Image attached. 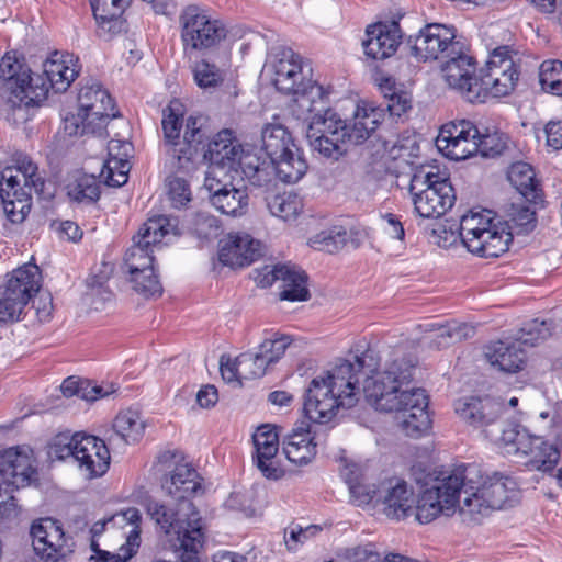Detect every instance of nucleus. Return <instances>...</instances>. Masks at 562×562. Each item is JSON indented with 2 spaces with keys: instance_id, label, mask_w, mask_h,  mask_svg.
Returning <instances> with one entry per match:
<instances>
[{
  "instance_id": "f257e3e1",
  "label": "nucleus",
  "mask_w": 562,
  "mask_h": 562,
  "mask_svg": "<svg viewBox=\"0 0 562 562\" xmlns=\"http://www.w3.org/2000/svg\"><path fill=\"white\" fill-rule=\"evenodd\" d=\"M415 371L414 359L401 348L389 347L380 358L367 349L310 382L304 397L305 415L315 423L326 424L339 408L355 406L359 398V376L364 375L362 391L367 401L378 411L395 413L406 436L420 437L429 430L431 419L425 390L409 387Z\"/></svg>"
},
{
  "instance_id": "f03ea898",
  "label": "nucleus",
  "mask_w": 562,
  "mask_h": 562,
  "mask_svg": "<svg viewBox=\"0 0 562 562\" xmlns=\"http://www.w3.org/2000/svg\"><path fill=\"white\" fill-rule=\"evenodd\" d=\"M516 484L498 473L483 475L476 464H462L427 483L415 496L414 513L420 524L459 512L464 521L479 524L493 512L512 505Z\"/></svg>"
},
{
  "instance_id": "7ed1b4c3",
  "label": "nucleus",
  "mask_w": 562,
  "mask_h": 562,
  "mask_svg": "<svg viewBox=\"0 0 562 562\" xmlns=\"http://www.w3.org/2000/svg\"><path fill=\"white\" fill-rule=\"evenodd\" d=\"M296 117L308 122L306 137L311 147L326 158L338 159L348 145L360 144L371 136L384 117V109L359 103L351 122L347 123L328 108V99L313 104L310 99L302 98Z\"/></svg>"
},
{
  "instance_id": "20e7f679",
  "label": "nucleus",
  "mask_w": 562,
  "mask_h": 562,
  "mask_svg": "<svg viewBox=\"0 0 562 562\" xmlns=\"http://www.w3.org/2000/svg\"><path fill=\"white\" fill-rule=\"evenodd\" d=\"M146 512L156 526L169 537V543L180 562H199L205 540L201 515L190 499L148 501Z\"/></svg>"
},
{
  "instance_id": "39448f33",
  "label": "nucleus",
  "mask_w": 562,
  "mask_h": 562,
  "mask_svg": "<svg viewBox=\"0 0 562 562\" xmlns=\"http://www.w3.org/2000/svg\"><path fill=\"white\" fill-rule=\"evenodd\" d=\"M436 244L450 248L458 239L473 255L483 258H496L507 251L512 243L510 234L499 224L494 223L490 210L470 211L460 221L459 233L439 226L434 229Z\"/></svg>"
},
{
  "instance_id": "423d86ee",
  "label": "nucleus",
  "mask_w": 562,
  "mask_h": 562,
  "mask_svg": "<svg viewBox=\"0 0 562 562\" xmlns=\"http://www.w3.org/2000/svg\"><path fill=\"white\" fill-rule=\"evenodd\" d=\"M0 97L7 120L14 124L29 120L30 106L45 100L46 86L42 75H35L15 56L5 54L0 60Z\"/></svg>"
},
{
  "instance_id": "0eeeda50",
  "label": "nucleus",
  "mask_w": 562,
  "mask_h": 562,
  "mask_svg": "<svg viewBox=\"0 0 562 562\" xmlns=\"http://www.w3.org/2000/svg\"><path fill=\"white\" fill-rule=\"evenodd\" d=\"M12 161L13 165L1 172L0 198L8 218L21 223L30 213L32 193H44L45 180L27 155L15 153Z\"/></svg>"
},
{
  "instance_id": "6e6552de",
  "label": "nucleus",
  "mask_w": 562,
  "mask_h": 562,
  "mask_svg": "<svg viewBox=\"0 0 562 562\" xmlns=\"http://www.w3.org/2000/svg\"><path fill=\"white\" fill-rule=\"evenodd\" d=\"M140 513L130 507L93 524L91 549L105 562H124L139 547Z\"/></svg>"
},
{
  "instance_id": "1a4fd4ad",
  "label": "nucleus",
  "mask_w": 562,
  "mask_h": 562,
  "mask_svg": "<svg viewBox=\"0 0 562 562\" xmlns=\"http://www.w3.org/2000/svg\"><path fill=\"white\" fill-rule=\"evenodd\" d=\"M37 470L33 449L27 445L0 450V516L9 518L18 514L13 493L36 481Z\"/></svg>"
},
{
  "instance_id": "9d476101",
  "label": "nucleus",
  "mask_w": 562,
  "mask_h": 562,
  "mask_svg": "<svg viewBox=\"0 0 562 562\" xmlns=\"http://www.w3.org/2000/svg\"><path fill=\"white\" fill-rule=\"evenodd\" d=\"M170 220L164 215L149 218L137 235L133 237V245L126 250L124 268L127 274L139 284V277L146 273L149 284L147 291L159 290V278L155 271V249L161 240L173 231Z\"/></svg>"
},
{
  "instance_id": "9b49d317",
  "label": "nucleus",
  "mask_w": 562,
  "mask_h": 562,
  "mask_svg": "<svg viewBox=\"0 0 562 562\" xmlns=\"http://www.w3.org/2000/svg\"><path fill=\"white\" fill-rule=\"evenodd\" d=\"M115 117L114 102L97 82L86 83L78 93V111L64 120L69 136L101 134L110 119Z\"/></svg>"
},
{
  "instance_id": "f8f14e48",
  "label": "nucleus",
  "mask_w": 562,
  "mask_h": 562,
  "mask_svg": "<svg viewBox=\"0 0 562 562\" xmlns=\"http://www.w3.org/2000/svg\"><path fill=\"white\" fill-rule=\"evenodd\" d=\"M179 25L184 54L216 48L227 36L223 21L211 9L196 3L180 11Z\"/></svg>"
},
{
  "instance_id": "ddd939ff",
  "label": "nucleus",
  "mask_w": 562,
  "mask_h": 562,
  "mask_svg": "<svg viewBox=\"0 0 562 562\" xmlns=\"http://www.w3.org/2000/svg\"><path fill=\"white\" fill-rule=\"evenodd\" d=\"M519 72L508 46L496 47L490 55L479 82L468 93L469 102H484L487 97L501 98L509 94L518 81Z\"/></svg>"
},
{
  "instance_id": "4468645a",
  "label": "nucleus",
  "mask_w": 562,
  "mask_h": 562,
  "mask_svg": "<svg viewBox=\"0 0 562 562\" xmlns=\"http://www.w3.org/2000/svg\"><path fill=\"white\" fill-rule=\"evenodd\" d=\"M41 285V270L34 263H25L8 273L0 283V323L18 322Z\"/></svg>"
},
{
  "instance_id": "2eb2a0df",
  "label": "nucleus",
  "mask_w": 562,
  "mask_h": 562,
  "mask_svg": "<svg viewBox=\"0 0 562 562\" xmlns=\"http://www.w3.org/2000/svg\"><path fill=\"white\" fill-rule=\"evenodd\" d=\"M273 85L285 93L293 94L292 113L300 115V100L310 99L313 104L317 100L328 99L324 88L306 78L303 71L302 58L292 50H282L273 64Z\"/></svg>"
},
{
  "instance_id": "dca6fc26",
  "label": "nucleus",
  "mask_w": 562,
  "mask_h": 562,
  "mask_svg": "<svg viewBox=\"0 0 562 562\" xmlns=\"http://www.w3.org/2000/svg\"><path fill=\"white\" fill-rule=\"evenodd\" d=\"M409 193L415 211L425 218L443 215L456 201L454 190L448 179L423 170L412 177Z\"/></svg>"
},
{
  "instance_id": "f3484780",
  "label": "nucleus",
  "mask_w": 562,
  "mask_h": 562,
  "mask_svg": "<svg viewBox=\"0 0 562 562\" xmlns=\"http://www.w3.org/2000/svg\"><path fill=\"white\" fill-rule=\"evenodd\" d=\"M155 469L165 474L161 480V488L176 501L190 499L201 487L198 472L179 452L165 451L160 453Z\"/></svg>"
},
{
  "instance_id": "a211bd4d",
  "label": "nucleus",
  "mask_w": 562,
  "mask_h": 562,
  "mask_svg": "<svg viewBox=\"0 0 562 562\" xmlns=\"http://www.w3.org/2000/svg\"><path fill=\"white\" fill-rule=\"evenodd\" d=\"M155 469L165 474L161 480V488L176 501L190 499L201 487L198 472L179 452L165 451L160 453Z\"/></svg>"
},
{
  "instance_id": "6ab92c4d",
  "label": "nucleus",
  "mask_w": 562,
  "mask_h": 562,
  "mask_svg": "<svg viewBox=\"0 0 562 562\" xmlns=\"http://www.w3.org/2000/svg\"><path fill=\"white\" fill-rule=\"evenodd\" d=\"M436 146L453 160H464L480 150V132L470 121L460 120L441 126Z\"/></svg>"
},
{
  "instance_id": "aec40b11",
  "label": "nucleus",
  "mask_w": 562,
  "mask_h": 562,
  "mask_svg": "<svg viewBox=\"0 0 562 562\" xmlns=\"http://www.w3.org/2000/svg\"><path fill=\"white\" fill-rule=\"evenodd\" d=\"M462 42L456 40V31L443 24L432 23L423 27L414 37L413 54L419 60H443L448 55L460 53Z\"/></svg>"
},
{
  "instance_id": "412c9836",
  "label": "nucleus",
  "mask_w": 562,
  "mask_h": 562,
  "mask_svg": "<svg viewBox=\"0 0 562 562\" xmlns=\"http://www.w3.org/2000/svg\"><path fill=\"white\" fill-rule=\"evenodd\" d=\"M415 492L400 477H390L378 486L376 509L387 519L401 521L413 516Z\"/></svg>"
},
{
  "instance_id": "4be33fe9",
  "label": "nucleus",
  "mask_w": 562,
  "mask_h": 562,
  "mask_svg": "<svg viewBox=\"0 0 562 562\" xmlns=\"http://www.w3.org/2000/svg\"><path fill=\"white\" fill-rule=\"evenodd\" d=\"M243 154L244 149L231 130L218 132L204 154L210 161L205 177L233 178Z\"/></svg>"
},
{
  "instance_id": "5701e85b",
  "label": "nucleus",
  "mask_w": 562,
  "mask_h": 562,
  "mask_svg": "<svg viewBox=\"0 0 562 562\" xmlns=\"http://www.w3.org/2000/svg\"><path fill=\"white\" fill-rule=\"evenodd\" d=\"M30 532L35 554L45 561L57 562L72 551L74 542L50 518L33 522Z\"/></svg>"
},
{
  "instance_id": "b1692460",
  "label": "nucleus",
  "mask_w": 562,
  "mask_h": 562,
  "mask_svg": "<svg viewBox=\"0 0 562 562\" xmlns=\"http://www.w3.org/2000/svg\"><path fill=\"white\" fill-rule=\"evenodd\" d=\"M504 411L503 403L490 396H467L454 403V412L468 426L490 436L488 428L494 426Z\"/></svg>"
},
{
  "instance_id": "393cba45",
  "label": "nucleus",
  "mask_w": 562,
  "mask_h": 562,
  "mask_svg": "<svg viewBox=\"0 0 562 562\" xmlns=\"http://www.w3.org/2000/svg\"><path fill=\"white\" fill-rule=\"evenodd\" d=\"M233 178L205 177L204 187L210 193L212 205L223 214L241 216L248 209V194L234 187Z\"/></svg>"
},
{
  "instance_id": "a878e982",
  "label": "nucleus",
  "mask_w": 562,
  "mask_h": 562,
  "mask_svg": "<svg viewBox=\"0 0 562 562\" xmlns=\"http://www.w3.org/2000/svg\"><path fill=\"white\" fill-rule=\"evenodd\" d=\"M76 464L89 479L100 477L110 468V451L105 442L92 435L82 434L75 446Z\"/></svg>"
},
{
  "instance_id": "bb28decb",
  "label": "nucleus",
  "mask_w": 562,
  "mask_h": 562,
  "mask_svg": "<svg viewBox=\"0 0 562 562\" xmlns=\"http://www.w3.org/2000/svg\"><path fill=\"white\" fill-rule=\"evenodd\" d=\"M475 69L474 59L468 55L464 44L461 45L460 53L448 55L441 65L445 81L450 88L458 90L467 101L469 91L479 82Z\"/></svg>"
},
{
  "instance_id": "cd10ccee",
  "label": "nucleus",
  "mask_w": 562,
  "mask_h": 562,
  "mask_svg": "<svg viewBox=\"0 0 562 562\" xmlns=\"http://www.w3.org/2000/svg\"><path fill=\"white\" fill-rule=\"evenodd\" d=\"M220 245V261L232 268L248 266L261 255L260 241L247 233H229Z\"/></svg>"
},
{
  "instance_id": "c85d7f7f",
  "label": "nucleus",
  "mask_w": 562,
  "mask_h": 562,
  "mask_svg": "<svg viewBox=\"0 0 562 562\" xmlns=\"http://www.w3.org/2000/svg\"><path fill=\"white\" fill-rule=\"evenodd\" d=\"M78 59L74 55L61 52L52 53L43 63V81L46 86L45 98L52 88L64 92L79 74Z\"/></svg>"
},
{
  "instance_id": "c756f323",
  "label": "nucleus",
  "mask_w": 562,
  "mask_h": 562,
  "mask_svg": "<svg viewBox=\"0 0 562 562\" xmlns=\"http://www.w3.org/2000/svg\"><path fill=\"white\" fill-rule=\"evenodd\" d=\"M255 446V463L268 479H279L281 469L277 465L276 456L279 451V435L272 425H262L252 436Z\"/></svg>"
},
{
  "instance_id": "7c9ffc66",
  "label": "nucleus",
  "mask_w": 562,
  "mask_h": 562,
  "mask_svg": "<svg viewBox=\"0 0 562 562\" xmlns=\"http://www.w3.org/2000/svg\"><path fill=\"white\" fill-rule=\"evenodd\" d=\"M400 42L401 32L396 22L379 23L367 29L362 45L368 57L383 60L396 52Z\"/></svg>"
},
{
  "instance_id": "2f4dec72",
  "label": "nucleus",
  "mask_w": 562,
  "mask_h": 562,
  "mask_svg": "<svg viewBox=\"0 0 562 562\" xmlns=\"http://www.w3.org/2000/svg\"><path fill=\"white\" fill-rule=\"evenodd\" d=\"M517 461L530 470L551 471L560 460L559 449L538 436L524 437Z\"/></svg>"
},
{
  "instance_id": "473e14b6",
  "label": "nucleus",
  "mask_w": 562,
  "mask_h": 562,
  "mask_svg": "<svg viewBox=\"0 0 562 562\" xmlns=\"http://www.w3.org/2000/svg\"><path fill=\"white\" fill-rule=\"evenodd\" d=\"M286 459L299 467L307 465L316 456L315 437L310 425L302 423L294 427L282 442Z\"/></svg>"
},
{
  "instance_id": "72a5a7b5",
  "label": "nucleus",
  "mask_w": 562,
  "mask_h": 562,
  "mask_svg": "<svg viewBox=\"0 0 562 562\" xmlns=\"http://www.w3.org/2000/svg\"><path fill=\"white\" fill-rule=\"evenodd\" d=\"M417 329L428 334L426 339L429 346L438 350L471 338L474 335L473 326L457 321H450L446 324H420L417 326Z\"/></svg>"
},
{
  "instance_id": "f704fd0d",
  "label": "nucleus",
  "mask_w": 562,
  "mask_h": 562,
  "mask_svg": "<svg viewBox=\"0 0 562 562\" xmlns=\"http://www.w3.org/2000/svg\"><path fill=\"white\" fill-rule=\"evenodd\" d=\"M486 361L498 371L515 373L522 369L526 353L517 341H494L484 348Z\"/></svg>"
},
{
  "instance_id": "c9c22d12",
  "label": "nucleus",
  "mask_w": 562,
  "mask_h": 562,
  "mask_svg": "<svg viewBox=\"0 0 562 562\" xmlns=\"http://www.w3.org/2000/svg\"><path fill=\"white\" fill-rule=\"evenodd\" d=\"M128 3L130 0H90L100 31L110 35L121 32V14Z\"/></svg>"
},
{
  "instance_id": "e433bc0d",
  "label": "nucleus",
  "mask_w": 562,
  "mask_h": 562,
  "mask_svg": "<svg viewBox=\"0 0 562 562\" xmlns=\"http://www.w3.org/2000/svg\"><path fill=\"white\" fill-rule=\"evenodd\" d=\"M280 272V300L290 302L307 301L310 292L306 273L299 267L290 263L282 265Z\"/></svg>"
},
{
  "instance_id": "4c0bfd02",
  "label": "nucleus",
  "mask_w": 562,
  "mask_h": 562,
  "mask_svg": "<svg viewBox=\"0 0 562 562\" xmlns=\"http://www.w3.org/2000/svg\"><path fill=\"white\" fill-rule=\"evenodd\" d=\"M297 147L288 128L279 122L267 123L261 128V148L269 159L281 157Z\"/></svg>"
},
{
  "instance_id": "58836bf2",
  "label": "nucleus",
  "mask_w": 562,
  "mask_h": 562,
  "mask_svg": "<svg viewBox=\"0 0 562 562\" xmlns=\"http://www.w3.org/2000/svg\"><path fill=\"white\" fill-rule=\"evenodd\" d=\"M145 423L138 412L133 409L123 411L113 420L114 435L109 440L111 443L116 440L124 445L134 443L143 437Z\"/></svg>"
},
{
  "instance_id": "ea45409f",
  "label": "nucleus",
  "mask_w": 562,
  "mask_h": 562,
  "mask_svg": "<svg viewBox=\"0 0 562 562\" xmlns=\"http://www.w3.org/2000/svg\"><path fill=\"white\" fill-rule=\"evenodd\" d=\"M507 179L517 192L529 202H537L540 189L531 165L522 161L513 164L507 172Z\"/></svg>"
},
{
  "instance_id": "a19ab883",
  "label": "nucleus",
  "mask_w": 562,
  "mask_h": 562,
  "mask_svg": "<svg viewBox=\"0 0 562 562\" xmlns=\"http://www.w3.org/2000/svg\"><path fill=\"white\" fill-rule=\"evenodd\" d=\"M281 157L271 158L272 172L285 183H295L302 179L307 171V164L299 147L284 153Z\"/></svg>"
},
{
  "instance_id": "79ce46f5",
  "label": "nucleus",
  "mask_w": 562,
  "mask_h": 562,
  "mask_svg": "<svg viewBox=\"0 0 562 562\" xmlns=\"http://www.w3.org/2000/svg\"><path fill=\"white\" fill-rule=\"evenodd\" d=\"M266 205L272 216L284 222L295 221L303 211V200L291 191L267 195Z\"/></svg>"
},
{
  "instance_id": "37998d69",
  "label": "nucleus",
  "mask_w": 562,
  "mask_h": 562,
  "mask_svg": "<svg viewBox=\"0 0 562 562\" xmlns=\"http://www.w3.org/2000/svg\"><path fill=\"white\" fill-rule=\"evenodd\" d=\"M351 232H348L344 227L334 226L312 236L308 239V245L316 250L334 254L346 247L348 243H351L353 248L359 246V244L355 243L351 238Z\"/></svg>"
},
{
  "instance_id": "c03bdc74",
  "label": "nucleus",
  "mask_w": 562,
  "mask_h": 562,
  "mask_svg": "<svg viewBox=\"0 0 562 562\" xmlns=\"http://www.w3.org/2000/svg\"><path fill=\"white\" fill-rule=\"evenodd\" d=\"M238 168L251 186L265 187L272 180L271 160L266 161L256 154L244 151L240 162H238Z\"/></svg>"
},
{
  "instance_id": "a18cd8bd",
  "label": "nucleus",
  "mask_w": 562,
  "mask_h": 562,
  "mask_svg": "<svg viewBox=\"0 0 562 562\" xmlns=\"http://www.w3.org/2000/svg\"><path fill=\"white\" fill-rule=\"evenodd\" d=\"M205 133L202 131V119L189 116L186 122L183 143L186 148L179 149L178 160L180 168H186L182 160L192 161L198 154L199 146L204 142Z\"/></svg>"
},
{
  "instance_id": "49530a36",
  "label": "nucleus",
  "mask_w": 562,
  "mask_h": 562,
  "mask_svg": "<svg viewBox=\"0 0 562 562\" xmlns=\"http://www.w3.org/2000/svg\"><path fill=\"white\" fill-rule=\"evenodd\" d=\"M100 186L92 175H79L67 184L68 196L79 203H93L100 196Z\"/></svg>"
},
{
  "instance_id": "de8ad7c7",
  "label": "nucleus",
  "mask_w": 562,
  "mask_h": 562,
  "mask_svg": "<svg viewBox=\"0 0 562 562\" xmlns=\"http://www.w3.org/2000/svg\"><path fill=\"white\" fill-rule=\"evenodd\" d=\"M341 474L349 487L350 502L353 505L364 506L373 503L376 508L378 487L375 485L359 481L348 467L345 468Z\"/></svg>"
},
{
  "instance_id": "09e8293b",
  "label": "nucleus",
  "mask_w": 562,
  "mask_h": 562,
  "mask_svg": "<svg viewBox=\"0 0 562 562\" xmlns=\"http://www.w3.org/2000/svg\"><path fill=\"white\" fill-rule=\"evenodd\" d=\"M60 391L65 396H78L85 401H95L114 392L100 385H92L89 381L69 376L64 380Z\"/></svg>"
},
{
  "instance_id": "8fccbe9b",
  "label": "nucleus",
  "mask_w": 562,
  "mask_h": 562,
  "mask_svg": "<svg viewBox=\"0 0 562 562\" xmlns=\"http://www.w3.org/2000/svg\"><path fill=\"white\" fill-rule=\"evenodd\" d=\"M539 82L543 91L562 97V61L549 59L539 67Z\"/></svg>"
},
{
  "instance_id": "3c124183",
  "label": "nucleus",
  "mask_w": 562,
  "mask_h": 562,
  "mask_svg": "<svg viewBox=\"0 0 562 562\" xmlns=\"http://www.w3.org/2000/svg\"><path fill=\"white\" fill-rule=\"evenodd\" d=\"M292 339L286 335L274 334L273 337L265 339L260 346L258 353L269 367L279 361L290 347Z\"/></svg>"
},
{
  "instance_id": "603ef678",
  "label": "nucleus",
  "mask_w": 562,
  "mask_h": 562,
  "mask_svg": "<svg viewBox=\"0 0 562 562\" xmlns=\"http://www.w3.org/2000/svg\"><path fill=\"white\" fill-rule=\"evenodd\" d=\"M530 436L531 435L519 425H510L507 428L502 429L499 437H495L491 434L488 437L492 440L502 443L506 453L513 454L517 459L520 454V442L525 441L524 437Z\"/></svg>"
},
{
  "instance_id": "864d4df0",
  "label": "nucleus",
  "mask_w": 562,
  "mask_h": 562,
  "mask_svg": "<svg viewBox=\"0 0 562 562\" xmlns=\"http://www.w3.org/2000/svg\"><path fill=\"white\" fill-rule=\"evenodd\" d=\"M82 434H75L69 436L67 434H59L54 437L49 445L48 454L57 460L71 459L76 462L75 446L79 445V438Z\"/></svg>"
},
{
  "instance_id": "5fc2aeb1",
  "label": "nucleus",
  "mask_w": 562,
  "mask_h": 562,
  "mask_svg": "<svg viewBox=\"0 0 562 562\" xmlns=\"http://www.w3.org/2000/svg\"><path fill=\"white\" fill-rule=\"evenodd\" d=\"M493 216H495L493 214ZM496 217H494V221ZM504 227L509 234H512L508 228L517 227L522 233H528L535 226V212L531 211L528 206L522 204H512L508 211V220L507 223H512V226H505L501 222H495ZM513 237V235H510Z\"/></svg>"
},
{
  "instance_id": "6e6d98bb",
  "label": "nucleus",
  "mask_w": 562,
  "mask_h": 562,
  "mask_svg": "<svg viewBox=\"0 0 562 562\" xmlns=\"http://www.w3.org/2000/svg\"><path fill=\"white\" fill-rule=\"evenodd\" d=\"M181 103L179 101H172L162 112V131L165 138L172 144L180 136L181 128Z\"/></svg>"
},
{
  "instance_id": "4d7b16f0",
  "label": "nucleus",
  "mask_w": 562,
  "mask_h": 562,
  "mask_svg": "<svg viewBox=\"0 0 562 562\" xmlns=\"http://www.w3.org/2000/svg\"><path fill=\"white\" fill-rule=\"evenodd\" d=\"M238 370L244 380H252L265 375L268 366L258 352H245L237 357Z\"/></svg>"
},
{
  "instance_id": "13d9d810",
  "label": "nucleus",
  "mask_w": 562,
  "mask_h": 562,
  "mask_svg": "<svg viewBox=\"0 0 562 562\" xmlns=\"http://www.w3.org/2000/svg\"><path fill=\"white\" fill-rule=\"evenodd\" d=\"M193 76L196 85L201 88L216 87L224 79L223 71L206 60L195 63L193 67Z\"/></svg>"
},
{
  "instance_id": "bf43d9fd",
  "label": "nucleus",
  "mask_w": 562,
  "mask_h": 562,
  "mask_svg": "<svg viewBox=\"0 0 562 562\" xmlns=\"http://www.w3.org/2000/svg\"><path fill=\"white\" fill-rule=\"evenodd\" d=\"M551 335L550 326L546 321L532 319L526 323L520 329L517 342L536 346L539 341L546 340Z\"/></svg>"
},
{
  "instance_id": "052dcab7",
  "label": "nucleus",
  "mask_w": 562,
  "mask_h": 562,
  "mask_svg": "<svg viewBox=\"0 0 562 562\" xmlns=\"http://www.w3.org/2000/svg\"><path fill=\"white\" fill-rule=\"evenodd\" d=\"M321 528L316 525L305 528L299 525L292 526L284 531V543L289 550L296 551L301 544L315 537Z\"/></svg>"
},
{
  "instance_id": "680f3d73",
  "label": "nucleus",
  "mask_w": 562,
  "mask_h": 562,
  "mask_svg": "<svg viewBox=\"0 0 562 562\" xmlns=\"http://www.w3.org/2000/svg\"><path fill=\"white\" fill-rule=\"evenodd\" d=\"M507 146V137L499 132L480 134V150L484 157L501 155Z\"/></svg>"
},
{
  "instance_id": "e2e57ef3",
  "label": "nucleus",
  "mask_w": 562,
  "mask_h": 562,
  "mask_svg": "<svg viewBox=\"0 0 562 562\" xmlns=\"http://www.w3.org/2000/svg\"><path fill=\"white\" fill-rule=\"evenodd\" d=\"M168 195L175 207H181L191 200V191L187 181L179 177L168 179Z\"/></svg>"
},
{
  "instance_id": "0e129e2a",
  "label": "nucleus",
  "mask_w": 562,
  "mask_h": 562,
  "mask_svg": "<svg viewBox=\"0 0 562 562\" xmlns=\"http://www.w3.org/2000/svg\"><path fill=\"white\" fill-rule=\"evenodd\" d=\"M130 169L128 160H126V167L123 169L119 165L116 167L112 166V159H106L101 170V177L108 186L119 188L126 183Z\"/></svg>"
},
{
  "instance_id": "69168bd1",
  "label": "nucleus",
  "mask_w": 562,
  "mask_h": 562,
  "mask_svg": "<svg viewBox=\"0 0 562 562\" xmlns=\"http://www.w3.org/2000/svg\"><path fill=\"white\" fill-rule=\"evenodd\" d=\"M132 153V144L126 140L112 139L108 145V159H112V166L121 168L126 167V160H128Z\"/></svg>"
},
{
  "instance_id": "338daca9",
  "label": "nucleus",
  "mask_w": 562,
  "mask_h": 562,
  "mask_svg": "<svg viewBox=\"0 0 562 562\" xmlns=\"http://www.w3.org/2000/svg\"><path fill=\"white\" fill-rule=\"evenodd\" d=\"M347 562H380L379 554L369 546L346 550Z\"/></svg>"
},
{
  "instance_id": "774afa93",
  "label": "nucleus",
  "mask_w": 562,
  "mask_h": 562,
  "mask_svg": "<svg viewBox=\"0 0 562 562\" xmlns=\"http://www.w3.org/2000/svg\"><path fill=\"white\" fill-rule=\"evenodd\" d=\"M548 146L553 149H562V120L551 121L544 128Z\"/></svg>"
}]
</instances>
